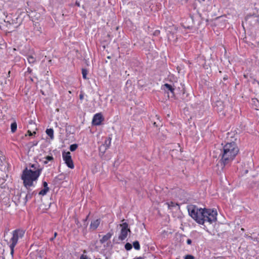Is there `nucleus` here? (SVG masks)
I'll list each match as a JSON object with an SVG mask.
<instances>
[{
	"instance_id": "nucleus-11",
	"label": "nucleus",
	"mask_w": 259,
	"mask_h": 259,
	"mask_svg": "<svg viewBox=\"0 0 259 259\" xmlns=\"http://www.w3.org/2000/svg\"><path fill=\"white\" fill-rule=\"evenodd\" d=\"M32 197V194L30 193H28L27 194H26L25 196H23L22 198V200H19V202L22 203L23 205H25L27 200L28 199H31Z\"/></svg>"
},
{
	"instance_id": "nucleus-40",
	"label": "nucleus",
	"mask_w": 259,
	"mask_h": 259,
	"mask_svg": "<svg viewBox=\"0 0 259 259\" xmlns=\"http://www.w3.org/2000/svg\"><path fill=\"white\" fill-rule=\"evenodd\" d=\"M7 22H9V24H11V23L9 21H7Z\"/></svg>"
},
{
	"instance_id": "nucleus-7",
	"label": "nucleus",
	"mask_w": 259,
	"mask_h": 259,
	"mask_svg": "<svg viewBox=\"0 0 259 259\" xmlns=\"http://www.w3.org/2000/svg\"><path fill=\"white\" fill-rule=\"evenodd\" d=\"M104 118L101 113H99L96 114L93 118L92 123L94 125H99L103 121Z\"/></svg>"
},
{
	"instance_id": "nucleus-26",
	"label": "nucleus",
	"mask_w": 259,
	"mask_h": 259,
	"mask_svg": "<svg viewBox=\"0 0 259 259\" xmlns=\"http://www.w3.org/2000/svg\"><path fill=\"white\" fill-rule=\"evenodd\" d=\"M75 224L77 225V226L78 227H81V225L79 222V221L77 220V219H75Z\"/></svg>"
},
{
	"instance_id": "nucleus-30",
	"label": "nucleus",
	"mask_w": 259,
	"mask_h": 259,
	"mask_svg": "<svg viewBox=\"0 0 259 259\" xmlns=\"http://www.w3.org/2000/svg\"><path fill=\"white\" fill-rule=\"evenodd\" d=\"M83 94L82 93H81L80 95H79V99L80 100H82L83 99Z\"/></svg>"
},
{
	"instance_id": "nucleus-41",
	"label": "nucleus",
	"mask_w": 259,
	"mask_h": 259,
	"mask_svg": "<svg viewBox=\"0 0 259 259\" xmlns=\"http://www.w3.org/2000/svg\"><path fill=\"white\" fill-rule=\"evenodd\" d=\"M84 227H86L87 225L86 224H84Z\"/></svg>"
},
{
	"instance_id": "nucleus-18",
	"label": "nucleus",
	"mask_w": 259,
	"mask_h": 259,
	"mask_svg": "<svg viewBox=\"0 0 259 259\" xmlns=\"http://www.w3.org/2000/svg\"><path fill=\"white\" fill-rule=\"evenodd\" d=\"M49 190V188H44L39 192V194L41 195H45L47 194Z\"/></svg>"
},
{
	"instance_id": "nucleus-19",
	"label": "nucleus",
	"mask_w": 259,
	"mask_h": 259,
	"mask_svg": "<svg viewBox=\"0 0 259 259\" xmlns=\"http://www.w3.org/2000/svg\"><path fill=\"white\" fill-rule=\"evenodd\" d=\"M22 194H23L22 193H19L16 196H15L14 197L15 200H17L18 202L19 203H20L19 202V200H22Z\"/></svg>"
},
{
	"instance_id": "nucleus-22",
	"label": "nucleus",
	"mask_w": 259,
	"mask_h": 259,
	"mask_svg": "<svg viewBox=\"0 0 259 259\" xmlns=\"http://www.w3.org/2000/svg\"><path fill=\"white\" fill-rule=\"evenodd\" d=\"M125 248L127 250H131L132 248V245L131 244H130V243H127L125 244Z\"/></svg>"
},
{
	"instance_id": "nucleus-33",
	"label": "nucleus",
	"mask_w": 259,
	"mask_h": 259,
	"mask_svg": "<svg viewBox=\"0 0 259 259\" xmlns=\"http://www.w3.org/2000/svg\"><path fill=\"white\" fill-rule=\"evenodd\" d=\"M88 218V216L85 219L83 220V221H84V223L86 222V221L87 220Z\"/></svg>"
},
{
	"instance_id": "nucleus-3",
	"label": "nucleus",
	"mask_w": 259,
	"mask_h": 259,
	"mask_svg": "<svg viewBox=\"0 0 259 259\" xmlns=\"http://www.w3.org/2000/svg\"><path fill=\"white\" fill-rule=\"evenodd\" d=\"M239 152V149L234 142L227 143L223 147L221 163L225 166L231 162Z\"/></svg>"
},
{
	"instance_id": "nucleus-21",
	"label": "nucleus",
	"mask_w": 259,
	"mask_h": 259,
	"mask_svg": "<svg viewBox=\"0 0 259 259\" xmlns=\"http://www.w3.org/2000/svg\"><path fill=\"white\" fill-rule=\"evenodd\" d=\"M78 147V145L76 144H72L70 146V150L71 151H75Z\"/></svg>"
},
{
	"instance_id": "nucleus-34",
	"label": "nucleus",
	"mask_w": 259,
	"mask_h": 259,
	"mask_svg": "<svg viewBox=\"0 0 259 259\" xmlns=\"http://www.w3.org/2000/svg\"><path fill=\"white\" fill-rule=\"evenodd\" d=\"M29 123H30V124H31L34 125V123L32 121H31L30 122H29Z\"/></svg>"
},
{
	"instance_id": "nucleus-38",
	"label": "nucleus",
	"mask_w": 259,
	"mask_h": 259,
	"mask_svg": "<svg viewBox=\"0 0 259 259\" xmlns=\"http://www.w3.org/2000/svg\"><path fill=\"white\" fill-rule=\"evenodd\" d=\"M222 108L218 109V110H220V111L222 110Z\"/></svg>"
},
{
	"instance_id": "nucleus-32",
	"label": "nucleus",
	"mask_w": 259,
	"mask_h": 259,
	"mask_svg": "<svg viewBox=\"0 0 259 259\" xmlns=\"http://www.w3.org/2000/svg\"><path fill=\"white\" fill-rule=\"evenodd\" d=\"M75 5H76L77 6H78V7H80L79 3H78V2H76L75 3Z\"/></svg>"
},
{
	"instance_id": "nucleus-4",
	"label": "nucleus",
	"mask_w": 259,
	"mask_h": 259,
	"mask_svg": "<svg viewBox=\"0 0 259 259\" xmlns=\"http://www.w3.org/2000/svg\"><path fill=\"white\" fill-rule=\"evenodd\" d=\"M25 232L20 229H17L14 230L12 233V237L11 238L10 240V247L11 249V254L13 255L14 251L15 246L16 245L18 240L19 238H22L24 235Z\"/></svg>"
},
{
	"instance_id": "nucleus-16",
	"label": "nucleus",
	"mask_w": 259,
	"mask_h": 259,
	"mask_svg": "<svg viewBox=\"0 0 259 259\" xmlns=\"http://www.w3.org/2000/svg\"><path fill=\"white\" fill-rule=\"evenodd\" d=\"M27 60L29 64H32L34 63L35 59L32 56H29L27 57Z\"/></svg>"
},
{
	"instance_id": "nucleus-37",
	"label": "nucleus",
	"mask_w": 259,
	"mask_h": 259,
	"mask_svg": "<svg viewBox=\"0 0 259 259\" xmlns=\"http://www.w3.org/2000/svg\"><path fill=\"white\" fill-rule=\"evenodd\" d=\"M174 152H175V151L174 150H173L172 151V153H171L172 156H173V153H174Z\"/></svg>"
},
{
	"instance_id": "nucleus-2",
	"label": "nucleus",
	"mask_w": 259,
	"mask_h": 259,
	"mask_svg": "<svg viewBox=\"0 0 259 259\" xmlns=\"http://www.w3.org/2000/svg\"><path fill=\"white\" fill-rule=\"evenodd\" d=\"M42 168L37 163L30 164V168L27 167L23 170L21 176L23 183L26 188L33 186L35 182L40 175Z\"/></svg>"
},
{
	"instance_id": "nucleus-13",
	"label": "nucleus",
	"mask_w": 259,
	"mask_h": 259,
	"mask_svg": "<svg viewBox=\"0 0 259 259\" xmlns=\"http://www.w3.org/2000/svg\"><path fill=\"white\" fill-rule=\"evenodd\" d=\"M162 89L166 91H169L171 93H174L175 90L171 85L168 83L164 84L162 87Z\"/></svg>"
},
{
	"instance_id": "nucleus-36",
	"label": "nucleus",
	"mask_w": 259,
	"mask_h": 259,
	"mask_svg": "<svg viewBox=\"0 0 259 259\" xmlns=\"http://www.w3.org/2000/svg\"><path fill=\"white\" fill-rule=\"evenodd\" d=\"M57 233L56 232H55V233H54V237H56V236H57Z\"/></svg>"
},
{
	"instance_id": "nucleus-31",
	"label": "nucleus",
	"mask_w": 259,
	"mask_h": 259,
	"mask_svg": "<svg viewBox=\"0 0 259 259\" xmlns=\"http://www.w3.org/2000/svg\"><path fill=\"white\" fill-rule=\"evenodd\" d=\"M191 243H192V241H191V239H188V240H187V243L188 244H189V245H190V244H191Z\"/></svg>"
},
{
	"instance_id": "nucleus-12",
	"label": "nucleus",
	"mask_w": 259,
	"mask_h": 259,
	"mask_svg": "<svg viewBox=\"0 0 259 259\" xmlns=\"http://www.w3.org/2000/svg\"><path fill=\"white\" fill-rule=\"evenodd\" d=\"M166 204L167 205L168 208L169 209H173L175 208H178V209L180 208L179 204L177 203L171 201L167 202Z\"/></svg>"
},
{
	"instance_id": "nucleus-35",
	"label": "nucleus",
	"mask_w": 259,
	"mask_h": 259,
	"mask_svg": "<svg viewBox=\"0 0 259 259\" xmlns=\"http://www.w3.org/2000/svg\"><path fill=\"white\" fill-rule=\"evenodd\" d=\"M47 163H48V160H47L44 161V164H47Z\"/></svg>"
},
{
	"instance_id": "nucleus-5",
	"label": "nucleus",
	"mask_w": 259,
	"mask_h": 259,
	"mask_svg": "<svg viewBox=\"0 0 259 259\" xmlns=\"http://www.w3.org/2000/svg\"><path fill=\"white\" fill-rule=\"evenodd\" d=\"M121 227L120 234L119 236V239L120 240H124L127 236L128 232H130V229L128 228V224L126 223H123L120 225Z\"/></svg>"
},
{
	"instance_id": "nucleus-10",
	"label": "nucleus",
	"mask_w": 259,
	"mask_h": 259,
	"mask_svg": "<svg viewBox=\"0 0 259 259\" xmlns=\"http://www.w3.org/2000/svg\"><path fill=\"white\" fill-rule=\"evenodd\" d=\"M113 235V233L111 232H109L104 236H103V237L100 240V242L101 243H104L108 240H109L111 237H112Z\"/></svg>"
},
{
	"instance_id": "nucleus-8",
	"label": "nucleus",
	"mask_w": 259,
	"mask_h": 259,
	"mask_svg": "<svg viewBox=\"0 0 259 259\" xmlns=\"http://www.w3.org/2000/svg\"><path fill=\"white\" fill-rule=\"evenodd\" d=\"M111 138L108 137L106 139L104 144L101 146L100 150H101L103 149V152H104L107 149H108L111 145Z\"/></svg>"
},
{
	"instance_id": "nucleus-23",
	"label": "nucleus",
	"mask_w": 259,
	"mask_h": 259,
	"mask_svg": "<svg viewBox=\"0 0 259 259\" xmlns=\"http://www.w3.org/2000/svg\"><path fill=\"white\" fill-rule=\"evenodd\" d=\"M184 259H194V256L192 255L188 254L185 256Z\"/></svg>"
},
{
	"instance_id": "nucleus-20",
	"label": "nucleus",
	"mask_w": 259,
	"mask_h": 259,
	"mask_svg": "<svg viewBox=\"0 0 259 259\" xmlns=\"http://www.w3.org/2000/svg\"><path fill=\"white\" fill-rule=\"evenodd\" d=\"M88 74V70L84 68L82 69V77L84 79H87V75Z\"/></svg>"
},
{
	"instance_id": "nucleus-39",
	"label": "nucleus",
	"mask_w": 259,
	"mask_h": 259,
	"mask_svg": "<svg viewBox=\"0 0 259 259\" xmlns=\"http://www.w3.org/2000/svg\"><path fill=\"white\" fill-rule=\"evenodd\" d=\"M28 71H30V72L29 68H28Z\"/></svg>"
},
{
	"instance_id": "nucleus-14",
	"label": "nucleus",
	"mask_w": 259,
	"mask_h": 259,
	"mask_svg": "<svg viewBox=\"0 0 259 259\" xmlns=\"http://www.w3.org/2000/svg\"><path fill=\"white\" fill-rule=\"evenodd\" d=\"M46 132L51 139H54V131L52 128L47 129Z\"/></svg>"
},
{
	"instance_id": "nucleus-9",
	"label": "nucleus",
	"mask_w": 259,
	"mask_h": 259,
	"mask_svg": "<svg viewBox=\"0 0 259 259\" xmlns=\"http://www.w3.org/2000/svg\"><path fill=\"white\" fill-rule=\"evenodd\" d=\"M100 224V220L96 219L91 222L90 229L94 231L97 229Z\"/></svg>"
},
{
	"instance_id": "nucleus-1",
	"label": "nucleus",
	"mask_w": 259,
	"mask_h": 259,
	"mask_svg": "<svg viewBox=\"0 0 259 259\" xmlns=\"http://www.w3.org/2000/svg\"><path fill=\"white\" fill-rule=\"evenodd\" d=\"M189 215L198 223L203 224L204 222L211 224L216 222L218 213L215 209L198 208L195 206H190L188 208Z\"/></svg>"
},
{
	"instance_id": "nucleus-29",
	"label": "nucleus",
	"mask_w": 259,
	"mask_h": 259,
	"mask_svg": "<svg viewBox=\"0 0 259 259\" xmlns=\"http://www.w3.org/2000/svg\"><path fill=\"white\" fill-rule=\"evenodd\" d=\"M222 104H223V103L222 102L219 101V102H217V106H221L222 105Z\"/></svg>"
},
{
	"instance_id": "nucleus-25",
	"label": "nucleus",
	"mask_w": 259,
	"mask_h": 259,
	"mask_svg": "<svg viewBox=\"0 0 259 259\" xmlns=\"http://www.w3.org/2000/svg\"><path fill=\"white\" fill-rule=\"evenodd\" d=\"M46 159L48 160V161H51L53 159V156H47L46 157Z\"/></svg>"
},
{
	"instance_id": "nucleus-15",
	"label": "nucleus",
	"mask_w": 259,
	"mask_h": 259,
	"mask_svg": "<svg viewBox=\"0 0 259 259\" xmlns=\"http://www.w3.org/2000/svg\"><path fill=\"white\" fill-rule=\"evenodd\" d=\"M11 130L12 133H15L17 130V123L16 122H13L11 125Z\"/></svg>"
},
{
	"instance_id": "nucleus-27",
	"label": "nucleus",
	"mask_w": 259,
	"mask_h": 259,
	"mask_svg": "<svg viewBox=\"0 0 259 259\" xmlns=\"http://www.w3.org/2000/svg\"><path fill=\"white\" fill-rule=\"evenodd\" d=\"M27 133L29 136H32L33 134H35V132H34L33 133H31L30 130H28Z\"/></svg>"
},
{
	"instance_id": "nucleus-17",
	"label": "nucleus",
	"mask_w": 259,
	"mask_h": 259,
	"mask_svg": "<svg viewBox=\"0 0 259 259\" xmlns=\"http://www.w3.org/2000/svg\"><path fill=\"white\" fill-rule=\"evenodd\" d=\"M133 246L136 250H139L140 248V245L138 241H136L133 242Z\"/></svg>"
},
{
	"instance_id": "nucleus-28",
	"label": "nucleus",
	"mask_w": 259,
	"mask_h": 259,
	"mask_svg": "<svg viewBox=\"0 0 259 259\" xmlns=\"http://www.w3.org/2000/svg\"><path fill=\"white\" fill-rule=\"evenodd\" d=\"M43 186L44 187V188H49L48 187V183L46 182H43Z\"/></svg>"
},
{
	"instance_id": "nucleus-24",
	"label": "nucleus",
	"mask_w": 259,
	"mask_h": 259,
	"mask_svg": "<svg viewBox=\"0 0 259 259\" xmlns=\"http://www.w3.org/2000/svg\"><path fill=\"white\" fill-rule=\"evenodd\" d=\"M80 259H91L90 258H89L88 256L87 255H84L83 254L81 256Z\"/></svg>"
},
{
	"instance_id": "nucleus-6",
	"label": "nucleus",
	"mask_w": 259,
	"mask_h": 259,
	"mask_svg": "<svg viewBox=\"0 0 259 259\" xmlns=\"http://www.w3.org/2000/svg\"><path fill=\"white\" fill-rule=\"evenodd\" d=\"M62 157L65 163L67 166L71 169L73 168L74 166L71 158V153L70 152H63Z\"/></svg>"
}]
</instances>
